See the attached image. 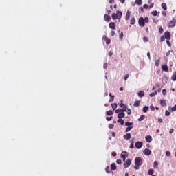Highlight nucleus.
<instances>
[{
  "label": "nucleus",
  "mask_w": 176,
  "mask_h": 176,
  "mask_svg": "<svg viewBox=\"0 0 176 176\" xmlns=\"http://www.w3.org/2000/svg\"><path fill=\"white\" fill-rule=\"evenodd\" d=\"M135 164L134 166L135 170H140V167L142 166V158L138 157L135 159Z\"/></svg>",
  "instance_id": "f257e3e1"
},
{
  "label": "nucleus",
  "mask_w": 176,
  "mask_h": 176,
  "mask_svg": "<svg viewBox=\"0 0 176 176\" xmlns=\"http://www.w3.org/2000/svg\"><path fill=\"white\" fill-rule=\"evenodd\" d=\"M122 16H123V13L122 12V11H117V13H113L111 15V17L113 19V20H116V19L118 20H120V19H122Z\"/></svg>",
  "instance_id": "f03ea898"
},
{
  "label": "nucleus",
  "mask_w": 176,
  "mask_h": 176,
  "mask_svg": "<svg viewBox=\"0 0 176 176\" xmlns=\"http://www.w3.org/2000/svg\"><path fill=\"white\" fill-rule=\"evenodd\" d=\"M129 156V153L126 151H122L121 153V157L123 160V162H126V157Z\"/></svg>",
  "instance_id": "7ed1b4c3"
},
{
  "label": "nucleus",
  "mask_w": 176,
  "mask_h": 176,
  "mask_svg": "<svg viewBox=\"0 0 176 176\" xmlns=\"http://www.w3.org/2000/svg\"><path fill=\"white\" fill-rule=\"evenodd\" d=\"M124 168H127L130 167V165L131 164V160H127L126 161H124Z\"/></svg>",
  "instance_id": "20e7f679"
},
{
  "label": "nucleus",
  "mask_w": 176,
  "mask_h": 176,
  "mask_svg": "<svg viewBox=\"0 0 176 176\" xmlns=\"http://www.w3.org/2000/svg\"><path fill=\"white\" fill-rule=\"evenodd\" d=\"M138 23H139V25H140V27H145V21L144 20L143 17H140L139 19Z\"/></svg>",
  "instance_id": "39448f33"
},
{
  "label": "nucleus",
  "mask_w": 176,
  "mask_h": 176,
  "mask_svg": "<svg viewBox=\"0 0 176 176\" xmlns=\"http://www.w3.org/2000/svg\"><path fill=\"white\" fill-rule=\"evenodd\" d=\"M119 112H127V107L124 106L123 109H118L116 110V113H119Z\"/></svg>",
  "instance_id": "423d86ee"
},
{
  "label": "nucleus",
  "mask_w": 176,
  "mask_h": 176,
  "mask_svg": "<svg viewBox=\"0 0 176 176\" xmlns=\"http://www.w3.org/2000/svg\"><path fill=\"white\" fill-rule=\"evenodd\" d=\"M166 40H170L171 39V34L170 33V32H164V36Z\"/></svg>",
  "instance_id": "0eeeda50"
},
{
  "label": "nucleus",
  "mask_w": 176,
  "mask_h": 176,
  "mask_svg": "<svg viewBox=\"0 0 176 176\" xmlns=\"http://www.w3.org/2000/svg\"><path fill=\"white\" fill-rule=\"evenodd\" d=\"M142 142H137L135 144V146L136 148V149H141L142 147Z\"/></svg>",
  "instance_id": "6e6552de"
},
{
  "label": "nucleus",
  "mask_w": 176,
  "mask_h": 176,
  "mask_svg": "<svg viewBox=\"0 0 176 176\" xmlns=\"http://www.w3.org/2000/svg\"><path fill=\"white\" fill-rule=\"evenodd\" d=\"M143 153H144V155H146V156H149L152 154V151H151L148 148H146L144 150Z\"/></svg>",
  "instance_id": "1a4fd4ad"
},
{
  "label": "nucleus",
  "mask_w": 176,
  "mask_h": 176,
  "mask_svg": "<svg viewBox=\"0 0 176 176\" xmlns=\"http://www.w3.org/2000/svg\"><path fill=\"white\" fill-rule=\"evenodd\" d=\"M109 28H111V30H116V23L114 22H111L109 23Z\"/></svg>",
  "instance_id": "9d476101"
},
{
  "label": "nucleus",
  "mask_w": 176,
  "mask_h": 176,
  "mask_svg": "<svg viewBox=\"0 0 176 176\" xmlns=\"http://www.w3.org/2000/svg\"><path fill=\"white\" fill-rule=\"evenodd\" d=\"M131 14V11L130 10H127L126 13V16H125V20L129 21L130 20V16Z\"/></svg>",
  "instance_id": "9b49d317"
},
{
  "label": "nucleus",
  "mask_w": 176,
  "mask_h": 176,
  "mask_svg": "<svg viewBox=\"0 0 176 176\" xmlns=\"http://www.w3.org/2000/svg\"><path fill=\"white\" fill-rule=\"evenodd\" d=\"M176 21L175 19H173L172 21H169V27H175Z\"/></svg>",
  "instance_id": "f8f14e48"
},
{
  "label": "nucleus",
  "mask_w": 176,
  "mask_h": 176,
  "mask_svg": "<svg viewBox=\"0 0 176 176\" xmlns=\"http://www.w3.org/2000/svg\"><path fill=\"white\" fill-rule=\"evenodd\" d=\"M124 111H120V112L118 114V118L119 119H122V118H124V116H125L126 114H124Z\"/></svg>",
  "instance_id": "ddd939ff"
},
{
  "label": "nucleus",
  "mask_w": 176,
  "mask_h": 176,
  "mask_svg": "<svg viewBox=\"0 0 176 176\" xmlns=\"http://www.w3.org/2000/svg\"><path fill=\"white\" fill-rule=\"evenodd\" d=\"M130 138H131V134L130 133H128L124 135V140H130Z\"/></svg>",
  "instance_id": "4468645a"
},
{
  "label": "nucleus",
  "mask_w": 176,
  "mask_h": 176,
  "mask_svg": "<svg viewBox=\"0 0 176 176\" xmlns=\"http://www.w3.org/2000/svg\"><path fill=\"white\" fill-rule=\"evenodd\" d=\"M162 71H165V72H167L168 71V67L167 66V65H163L162 66Z\"/></svg>",
  "instance_id": "2eb2a0df"
},
{
  "label": "nucleus",
  "mask_w": 176,
  "mask_h": 176,
  "mask_svg": "<svg viewBox=\"0 0 176 176\" xmlns=\"http://www.w3.org/2000/svg\"><path fill=\"white\" fill-rule=\"evenodd\" d=\"M145 140L147 142H152V136L147 135L145 137Z\"/></svg>",
  "instance_id": "dca6fc26"
},
{
  "label": "nucleus",
  "mask_w": 176,
  "mask_h": 176,
  "mask_svg": "<svg viewBox=\"0 0 176 176\" xmlns=\"http://www.w3.org/2000/svg\"><path fill=\"white\" fill-rule=\"evenodd\" d=\"M111 171H115V170H116V164L113 163L111 164Z\"/></svg>",
  "instance_id": "f3484780"
},
{
  "label": "nucleus",
  "mask_w": 176,
  "mask_h": 176,
  "mask_svg": "<svg viewBox=\"0 0 176 176\" xmlns=\"http://www.w3.org/2000/svg\"><path fill=\"white\" fill-rule=\"evenodd\" d=\"M139 97H144V96H145V92L144 91H140L138 93Z\"/></svg>",
  "instance_id": "a211bd4d"
},
{
  "label": "nucleus",
  "mask_w": 176,
  "mask_h": 176,
  "mask_svg": "<svg viewBox=\"0 0 176 176\" xmlns=\"http://www.w3.org/2000/svg\"><path fill=\"white\" fill-rule=\"evenodd\" d=\"M135 24V18H131L130 20V25H134Z\"/></svg>",
  "instance_id": "6ab92c4d"
},
{
  "label": "nucleus",
  "mask_w": 176,
  "mask_h": 176,
  "mask_svg": "<svg viewBox=\"0 0 176 176\" xmlns=\"http://www.w3.org/2000/svg\"><path fill=\"white\" fill-rule=\"evenodd\" d=\"M136 5H138V6H141L142 5V0H135Z\"/></svg>",
  "instance_id": "aec40b11"
},
{
  "label": "nucleus",
  "mask_w": 176,
  "mask_h": 176,
  "mask_svg": "<svg viewBox=\"0 0 176 176\" xmlns=\"http://www.w3.org/2000/svg\"><path fill=\"white\" fill-rule=\"evenodd\" d=\"M104 19L105 21H109L111 16H109L108 14H104Z\"/></svg>",
  "instance_id": "412c9836"
},
{
  "label": "nucleus",
  "mask_w": 176,
  "mask_h": 176,
  "mask_svg": "<svg viewBox=\"0 0 176 176\" xmlns=\"http://www.w3.org/2000/svg\"><path fill=\"white\" fill-rule=\"evenodd\" d=\"M107 116H112L113 115V111H112V110H109L108 111H107Z\"/></svg>",
  "instance_id": "4be33fe9"
},
{
  "label": "nucleus",
  "mask_w": 176,
  "mask_h": 176,
  "mask_svg": "<svg viewBox=\"0 0 176 176\" xmlns=\"http://www.w3.org/2000/svg\"><path fill=\"white\" fill-rule=\"evenodd\" d=\"M111 108L113 109V111H115V109L118 108V104L116 103L111 104Z\"/></svg>",
  "instance_id": "5701e85b"
},
{
  "label": "nucleus",
  "mask_w": 176,
  "mask_h": 176,
  "mask_svg": "<svg viewBox=\"0 0 176 176\" xmlns=\"http://www.w3.org/2000/svg\"><path fill=\"white\" fill-rule=\"evenodd\" d=\"M117 122L118 123H120L121 126L124 124V120H123V119H118Z\"/></svg>",
  "instance_id": "b1692460"
},
{
  "label": "nucleus",
  "mask_w": 176,
  "mask_h": 176,
  "mask_svg": "<svg viewBox=\"0 0 176 176\" xmlns=\"http://www.w3.org/2000/svg\"><path fill=\"white\" fill-rule=\"evenodd\" d=\"M161 6H162V9H164V10H166L167 9V4H166V3H162Z\"/></svg>",
  "instance_id": "393cba45"
},
{
  "label": "nucleus",
  "mask_w": 176,
  "mask_h": 176,
  "mask_svg": "<svg viewBox=\"0 0 176 176\" xmlns=\"http://www.w3.org/2000/svg\"><path fill=\"white\" fill-rule=\"evenodd\" d=\"M172 80H173V82H175L176 80V72H174V74H173L172 77H171Z\"/></svg>",
  "instance_id": "a878e982"
},
{
  "label": "nucleus",
  "mask_w": 176,
  "mask_h": 176,
  "mask_svg": "<svg viewBox=\"0 0 176 176\" xmlns=\"http://www.w3.org/2000/svg\"><path fill=\"white\" fill-rule=\"evenodd\" d=\"M160 105H162V107H166V101L164 100H161Z\"/></svg>",
  "instance_id": "bb28decb"
},
{
  "label": "nucleus",
  "mask_w": 176,
  "mask_h": 176,
  "mask_svg": "<svg viewBox=\"0 0 176 176\" xmlns=\"http://www.w3.org/2000/svg\"><path fill=\"white\" fill-rule=\"evenodd\" d=\"M158 166H159V164L157 162V161H155L153 162V168H157Z\"/></svg>",
  "instance_id": "cd10ccee"
},
{
  "label": "nucleus",
  "mask_w": 176,
  "mask_h": 176,
  "mask_svg": "<svg viewBox=\"0 0 176 176\" xmlns=\"http://www.w3.org/2000/svg\"><path fill=\"white\" fill-rule=\"evenodd\" d=\"M141 102L140 100H137L134 102V107H140V103Z\"/></svg>",
  "instance_id": "c85d7f7f"
},
{
  "label": "nucleus",
  "mask_w": 176,
  "mask_h": 176,
  "mask_svg": "<svg viewBox=\"0 0 176 176\" xmlns=\"http://www.w3.org/2000/svg\"><path fill=\"white\" fill-rule=\"evenodd\" d=\"M144 119H145V116H141L138 118V121H139V122H142V120H144Z\"/></svg>",
  "instance_id": "c756f323"
},
{
  "label": "nucleus",
  "mask_w": 176,
  "mask_h": 176,
  "mask_svg": "<svg viewBox=\"0 0 176 176\" xmlns=\"http://www.w3.org/2000/svg\"><path fill=\"white\" fill-rule=\"evenodd\" d=\"M157 94V91H155V92L150 94V97H155Z\"/></svg>",
  "instance_id": "7c9ffc66"
},
{
  "label": "nucleus",
  "mask_w": 176,
  "mask_h": 176,
  "mask_svg": "<svg viewBox=\"0 0 176 176\" xmlns=\"http://www.w3.org/2000/svg\"><path fill=\"white\" fill-rule=\"evenodd\" d=\"M148 175H153V169H149L148 171Z\"/></svg>",
  "instance_id": "2f4dec72"
},
{
  "label": "nucleus",
  "mask_w": 176,
  "mask_h": 176,
  "mask_svg": "<svg viewBox=\"0 0 176 176\" xmlns=\"http://www.w3.org/2000/svg\"><path fill=\"white\" fill-rule=\"evenodd\" d=\"M133 129V126H128L126 128V133H129V131H130L131 129Z\"/></svg>",
  "instance_id": "473e14b6"
},
{
  "label": "nucleus",
  "mask_w": 176,
  "mask_h": 176,
  "mask_svg": "<svg viewBox=\"0 0 176 176\" xmlns=\"http://www.w3.org/2000/svg\"><path fill=\"white\" fill-rule=\"evenodd\" d=\"M148 109H149V107H148V106H145V107L143 108V112H144V113L148 112Z\"/></svg>",
  "instance_id": "72a5a7b5"
},
{
  "label": "nucleus",
  "mask_w": 176,
  "mask_h": 176,
  "mask_svg": "<svg viewBox=\"0 0 176 176\" xmlns=\"http://www.w3.org/2000/svg\"><path fill=\"white\" fill-rule=\"evenodd\" d=\"M105 171H106V173H111V171H112V170H111V168H109V166H107L105 168Z\"/></svg>",
  "instance_id": "f704fd0d"
},
{
  "label": "nucleus",
  "mask_w": 176,
  "mask_h": 176,
  "mask_svg": "<svg viewBox=\"0 0 176 176\" xmlns=\"http://www.w3.org/2000/svg\"><path fill=\"white\" fill-rule=\"evenodd\" d=\"M105 42H106L107 45H109V43H111V39L108 38H105Z\"/></svg>",
  "instance_id": "c9c22d12"
},
{
  "label": "nucleus",
  "mask_w": 176,
  "mask_h": 176,
  "mask_svg": "<svg viewBox=\"0 0 176 176\" xmlns=\"http://www.w3.org/2000/svg\"><path fill=\"white\" fill-rule=\"evenodd\" d=\"M164 32V29H163V28L160 27L159 28V33L160 34H163Z\"/></svg>",
  "instance_id": "e433bc0d"
},
{
  "label": "nucleus",
  "mask_w": 176,
  "mask_h": 176,
  "mask_svg": "<svg viewBox=\"0 0 176 176\" xmlns=\"http://www.w3.org/2000/svg\"><path fill=\"white\" fill-rule=\"evenodd\" d=\"M125 126H133V122H125Z\"/></svg>",
  "instance_id": "4c0bfd02"
},
{
  "label": "nucleus",
  "mask_w": 176,
  "mask_h": 176,
  "mask_svg": "<svg viewBox=\"0 0 176 176\" xmlns=\"http://www.w3.org/2000/svg\"><path fill=\"white\" fill-rule=\"evenodd\" d=\"M171 115V113L170 111H168V110H166L165 111V116H170Z\"/></svg>",
  "instance_id": "58836bf2"
},
{
  "label": "nucleus",
  "mask_w": 176,
  "mask_h": 176,
  "mask_svg": "<svg viewBox=\"0 0 176 176\" xmlns=\"http://www.w3.org/2000/svg\"><path fill=\"white\" fill-rule=\"evenodd\" d=\"M120 107V108H124V107H127V106L124 105V104L123 103V100H121Z\"/></svg>",
  "instance_id": "ea45409f"
},
{
  "label": "nucleus",
  "mask_w": 176,
  "mask_h": 176,
  "mask_svg": "<svg viewBox=\"0 0 176 176\" xmlns=\"http://www.w3.org/2000/svg\"><path fill=\"white\" fill-rule=\"evenodd\" d=\"M151 14H152L153 16H157V11H156V10L153 11V12H151Z\"/></svg>",
  "instance_id": "a19ab883"
},
{
  "label": "nucleus",
  "mask_w": 176,
  "mask_h": 176,
  "mask_svg": "<svg viewBox=\"0 0 176 176\" xmlns=\"http://www.w3.org/2000/svg\"><path fill=\"white\" fill-rule=\"evenodd\" d=\"M166 37L164 36H162L160 38V42H164Z\"/></svg>",
  "instance_id": "79ce46f5"
},
{
  "label": "nucleus",
  "mask_w": 176,
  "mask_h": 176,
  "mask_svg": "<svg viewBox=\"0 0 176 176\" xmlns=\"http://www.w3.org/2000/svg\"><path fill=\"white\" fill-rule=\"evenodd\" d=\"M126 112H127L128 115H131V109H127V107H126Z\"/></svg>",
  "instance_id": "37998d69"
},
{
  "label": "nucleus",
  "mask_w": 176,
  "mask_h": 176,
  "mask_svg": "<svg viewBox=\"0 0 176 176\" xmlns=\"http://www.w3.org/2000/svg\"><path fill=\"white\" fill-rule=\"evenodd\" d=\"M144 20V23H149V18H148L147 16H146Z\"/></svg>",
  "instance_id": "c03bdc74"
},
{
  "label": "nucleus",
  "mask_w": 176,
  "mask_h": 176,
  "mask_svg": "<svg viewBox=\"0 0 176 176\" xmlns=\"http://www.w3.org/2000/svg\"><path fill=\"white\" fill-rule=\"evenodd\" d=\"M130 149H134V142H132V143L131 144Z\"/></svg>",
  "instance_id": "a18cd8bd"
},
{
  "label": "nucleus",
  "mask_w": 176,
  "mask_h": 176,
  "mask_svg": "<svg viewBox=\"0 0 176 176\" xmlns=\"http://www.w3.org/2000/svg\"><path fill=\"white\" fill-rule=\"evenodd\" d=\"M166 43L169 47H171V43H170V40H166Z\"/></svg>",
  "instance_id": "49530a36"
},
{
  "label": "nucleus",
  "mask_w": 176,
  "mask_h": 176,
  "mask_svg": "<svg viewBox=\"0 0 176 176\" xmlns=\"http://www.w3.org/2000/svg\"><path fill=\"white\" fill-rule=\"evenodd\" d=\"M106 120H107V122H111V120H112V117H107Z\"/></svg>",
  "instance_id": "de8ad7c7"
},
{
  "label": "nucleus",
  "mask_w": 176,
  "mask_h": 176,
  "mask_svg": "<svg viewBox=\"0 0 176 176\" xmlns=\"http://www.w3.org/2000/svg\"><path fill=\"white\" fill-rule=\"evenodd\" d=\"M116 163L117 164H122V160H117Z\"/></svg>",
  "instance_id": "09e8293b"
},
{
  "label": "nucleus",
  "mask_w": 176,
  "mask_h": 176,
  "mask_svg": "<svg viewBox=\"0 0 176 176\" xmlns=\"http://www.w3.org/2000/svg\"><path fill=\"white\" fill-rule=\"evenodd\" d=\"M167 94V91L166 89H163L162 90V94L163 96H166V94Z\"/></svg>",
  "instance_id": "8fccbe9b"
},
{
  "label": "nucleus",
  "mask_w": 176,
  "mask_h": 176,
  "mask_svg": "<svg viewBox=\"0 0 176 176\" xmlns=\"http://www.w3.org/2000/svg\"><path fill=\"white\" fill-rule=\"evenodd\" d=\"M153 6H155V4L153 3H151L148 6L149 9H152V8H153Z\"/></svg>",
  "instance_id": "3c124183"
},
{
  "label": "nucleus",
  "mask_w": 176,
  "mask_h": 176,
  "mask_svg": "<svg viewBox=\"0 0 176 176\" xmlns=\"http://www.w3.org/2000/svg\"><path fill=\"white\" fill-rule=\"evenodd\" d=\"M143 41H144V42H148V37H146V36H144V37H143Z\"/></svg>",
  "instance_id": "603ef678"
},
{
  "label": "nucleus",
  "mask_w": 176,
  "mask_h": 176,
  "mask_svg": "<svg viewBox=\"0 0 176 176\" xmlns=\"http://www.w3.org/2000/svg\"><path fill=\"white\" fill-rule=\"evenodd\" d=\"M119 37L120 38V39H123V32L119 34Z\"/></svg>",
  "instance_id": "864d4df0"
},
{
  "label": "nucleus",
  "mask_w": 176,
  "mask_h": 176,
  "mask_svg": "<svg viewBox=\"0 0 176 176\" xmlns=\"http://www.w3.org/2000/svg\"><path fill=\"white\" fill-rule=\"evenodd\" d=\"M130 76L129 74H126L125 76H124V80H127V79H129V77Z\"/></svg>",
  "instance_id": "5fc2aeb1"
},
{
  "label": "nucleus",
  "mask_w": 176,
  "mask_h": 176,
  "mask_svg": "<svg viewBox=\"0 0 176 176\" xmlns=\"http://www.w3.org/2000/svg\"><path fill=\"white\" fill-rule=\"evenodd\" d=\"M160 62V60H156V62H155V65H156V67H159V63Z\"/></svg>",
  "instance_id": "6e6d98bb"
},
{
  "label": "nucleus",
  "mask_w": 176,
  "mask_h": 176,
  "mask_svg": "<svg viewBox=\"0 0 176 176\" xmlns=\"http://www.w3.org/2000/svg\"><path fill=\"white\" fill-rule=\"evenodd\" d=\"M143 8H144V9H148V8H149V6H148V4H144V5L143 6Z\"/></svg>",
  "instance_id": "4d7b16f0"
},
{
  "label": "nucleus",
  "mask_w": 176,
  "mask_h": 176,
  "mask_svg": "<svg viewBox=\"0 0 176 176\" xmlns=\"http://www.w3.org/2000/svg\"><path fill=\"white\" fill-rule=\"evenodd\" d=\"M171 153H170V151H166V156H170Z\"/></svg>",
  "instance_id": "13d9d810"
},
{
  "label": "nucleus",
  "mask_w": 176,
  "mask_h": 176,
  "mask_svg": "<svg viewBox=\"0 0 176 176\" xmlns=\"http://www.w3.org/2000/svg\"><path fill=\"white\" fill-rule=\"evenodd\" d=\"M109 57H112V56H113V52L110 51L109 52Z\"/></svg>",
  "instance_id": "bf43d9fd"
},
{
  "label": "nucleus",
  "mask_w": 176,
  "mask_h": 176,
  "mask_svg": "<svg viewBox=\"0 0 176 176\" xmlns=\"http://www.w3.org/2000/svg\"><path fill=\"white\" fill-rule=\"evenodd\" d=\"M158 122L159 123H163V120L160 118H158Z\"/></svg>",
  "instance_id": "052dcab7"
},
{
  "label": "nucleus",
  "mask_w": 176,
  "mask_h": 176,
  "mask_svg": "<svg viewBox=\"0 0 176 176\" xmlns=\"http://www.w3.org/2000/svg\"><path fill=\"white\" fill-rule=\"evenodd\" d=\"M115 34H116V33H115V31L113 30V31L111 32V36H115Z\"/></svg>",
  "instance_id": "680f3d73"
},
{
  "label": "nucleus",
  "mask_w": 176,
  "mask_h": 176,
  "mask_svg": "<svg viewBox=\"0 0 176 176\" xmlns=\"http://www.w3.org/2000/svg\"><path fill=\"white\" fill-rule=\"evenodd\" d=\"M169 133L170 134H173V133H174V129H170V131H169Z\"/></svg>",
  "instance_id": "e2e57ef3"
},
{
  "label": "nucleus",
  "mask_w": 176,
  "mask_h": 176,
  "mask_svg": "<svg viewBox=\"0 0 176 176\" xmlns=\"http://www.w3.org/2000/svg\"><path fill=\"white\" fill-rule=\"evenodd\" d=\"M171 111H176V104L171 108Z\"/></svg>",
  "instance_id": "0e129e2a"
},
{
  "label": "nucleus",
  "mask_w": 176,
  "mask_h": 176,
  "mask_svg": "<svg viewBox=\"0 0 176 176\" xmlns=\"http://www.w3.org/2000/svg\"><path fill=\"white\" fill-rule=\"evenodd\" d=\"M147 57L149 58V60H151V53H147Z\"/></svg>",
  "instance_id": "69168bd1"
},
{
  "label": "nucleus",
  "mask_w": 176,
  "mask_h": 176,
  "mask_svg": "<svg viewBox=\"0 0 176 176\" xmlns=\"http://www.w3.org/2000/svg\"><path fill=\"white\" fill-rule=\"evenodd\" d=\"M150 108H151V111H155V107L151 106Z\"/></svg>",
  "instance_id": "338daca9"
},
{
  "label": "nucleus",
  "mask_w": 176,
  "mask_h": 176,
  "mask_svg": "<svg viewBox=\"0 0 176 176\" xmlns=\"http://www.w3.org/2000/svg\"><path fill=\"white\" fill-rule=\"evenodd\" d=\"M162 13L163 16H166V13L165 11H162Z\"/></svg>",
  "instance_id": "774afa93"
}]
</instances>
